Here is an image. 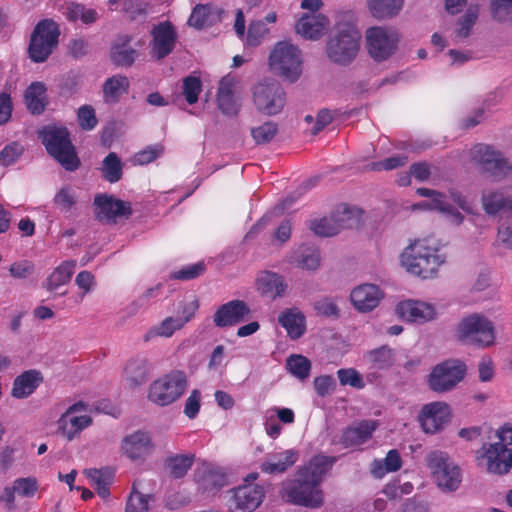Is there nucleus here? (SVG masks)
Segmentation results:
<instances>
[{"label":"nucleus","instance_id":"53","mask_svg":"<svg viewBox=\"0 0 512 512\" xmlns=\"http://www.w3.org/2000/svg\"><path fill=\"white\" fill-rule=\"evenodd\" d=\"M309 228L313 233L320 237H332L338 234L337 228L332 221L331 216L311 220Z\"/></svg>","mask_w":512,"mask_h":512},{"label":"nucleus","instance_id":"60","mask_svg":"<svg viewBox=\"0 0 512 512\" xmlns=\"http://www.w3.org/2000/svg\"><path fill=\"white\" fill-rule=\"evenodd\" d=\"M24 147L18 142H12L6 145L0 151V164L10 166L14 164L23 154Z\"/></svg>","mask_w":512,"mask_h":512},{"label":"nucleus","instance_id":"51","mask_svg":"<svg viewBox=\"0 0 512 512\" xmlns=\"http://www.w3.org/2000/svg\"><path fill=\"white\" fill-rule=\"evenodd\" d=\"M478 15V5H470L465 14L459 19L460 27L457 29L458 37L467 38L470 35L471 29L478 19Z\"/></svg>","mask_w":512,"mask_h":512},{"label":"nucleus","instance_id":"28","mask_svg":"<svg viewBox=\"0 0 512 512\" xmlns=\"http://www.w3.org/2000/svg\"><path fill=\"white\" fill-rule=\"evenodd\" d=\"M330 216L340 233L344 229L357 228L361 223L362 211L357 207L341 204L330 213Z\"/></svg>","mask_w":512,"mask_h":512},{"label":"nucleus","instance_id":"49","mask_svg":"<svg viewBox=\"0 0 512 512\" xmlns=\"http://www.w3.org/2000/svg\"><path fill=\"white\" fill-rule=\"evenodd\" d=\"M66 16L70 21L81 20L84 24H91L96 21L97 13L84 5L71 3L67 7Z\"/></svg>","mask_w":512,"mask_h":512},{"label":"nucleus","instance_id":"58","mask_svg":"<svg viewBox=\"0 0 512 512\" xmlns=\"http://www.w3.org/2000/svg\"><path fill=\"white\" fill-rule=\"evenodd\" d=\"M491 164H488L484 171L497 178H504L512 171V165L507 158L499 151V157H495Z\"/></svg>","mask_w":512,"mask_h":512},{"label":"nucleus","instance_id":"19","mask_svg":"<svg viewBox=\"0 0 512 512\" xmlns=\"http://www.w3.org/2000/svg\"><path fill=\"white\" fill-rule=\"evenodd\" d=\"M398 315L409 322L425 323L435 318L436 312L431 304L407 300L399 303L396 307Z\"/></svg>","mask_w":512,"mask_h":512},{"label":"nucleus","instance_id":"14","mask_svg":"<svg viewBox=\"0 0 512 512\" xmlns=\"http://www.w3.org/2000/svg\"><path fill=\"white\" fill-rule=\"evenodd\" d=\"M94 205L96 219L107 224H116L119 220L128 219L132 215L131 204L112 195H96Z\"/></svg>","mask_w":512,"mask_h":512},{"label":"nucleus","instance_id":"57","mask_svg":"<svg viewBox=\"0 0 512 512\" xmlns=\"http://www.w3.org/2000/svg\"><path fill=\"white\" fill-rule=\"evenodd\" d=\"M337 377L342 386L349 385L356 389H362L365 386L362 375L354 368L339 369Z\"/></svg>","mask_w":512,"mask_h":512},{"label":"nucleus","instance_id":"21","mask_svg":"<svg viewBox=\"0 0 512 512\" xmlns=\"http://www.w3.org/2000/svg\"><path fill=\"white\" fill-rule=\"evenodd\" d=\"M321 251L315 245L302 244L291 255L290 263L295 267L315 272L321 266Z\"/></svg>","mask_w":512,"mask_h":512},{"label":"nucleus","instance_id":"9","mask_svg":"<svg viewBox=\"0 0 512 512\" xmlns=\"http://www.w3.org/2000/svg\"><path fill=\"white\" fill-rule=\"evenodd\" d=\"M301 63L300 50L286 41L277 43L269 56L270 69L291 82L299 78Z\"/></svg>","mask_w":512,"mask_h":512},{"label":"nucleus","instance_id":"22","mask_svg":"<svg viewBox=\"0 0 512 512\" xmlns=\"http://www.w3.org/2000/svg\"><path fill=\"white\" fill-rule=\"evenodd\" d=\"M329 26L328 18L321 14H310L301 17L296 23V32L306 39H319Z\"/></svg>","mask_w":512,"mask_h":512},{"label":"nucleus","instance_id":"61","mask_svg":"<svg viewBox=\"0 0 512 512\" xmlns=\"http://www.w3.org/2000/svg\"><path fill=\"white\" fill-rule=\"evenodd\" d=\"M13 485L19 496L28 498L33 497L39 488L35 477L17 478Z\"/></svg>","mask_w":512,"mask_h":512},{"label":"nucleus","instance_id":"54","mask_svg":"<svg viewBox=\"0 0 512 512\" xmlns=\"http://www.w3.org/2000/svg\"><path fill=\"white\" fill-rule=\"evenodd\" d=\"M313 308L317 315L324 317L339 318L340 309L336 300L331 297H323L313 303Z\"/></svg>","mask_w":512,"mask_h":512},{"label":"nucleus","instance_id":"55","mask_svg":"<svg viewBox=\"0 0 512 512\" xmlns=\"http://www.w3.org/2000/svg\"><path fill=\"white\" fill-rule=\"evenodd\" d=\"M53 202L60 210L69 211L76 204L77 195L71 187L64 186L57 191Z\"/></svg>","mask_w":512,"mask_h":512},{"label":"nucleus","instance_id":"16","mask_svg":"<svg viewBox=\"0 0 512 512\" xmlns=\"http://www.w3.org/2000/svg\"><path fill=\"white\" fill-rule=\"evenodd\" d=\"M151 53L160 60L169 55L176 44L177 32L173 24L169 21H164L152 29Z\"/></svg>","mask_w":512,"mask_h":512},{"label":"nucleus","instance_id":"2","mask_svg":"<svg viewBox=\"0 0 512 512\" xmlns=\"http://www.w3.org/2000/svg\"><path fill=\"white\" fill-rule=\"evenodd\" d=\"M439 246L433 238L415 240L401 254V263L408 272L423 279L431 278L445 261L438 254Z\"/></svg>","mask_w":512,"mask_h":512},{"label":"nucleus","instance_id":"11","mask_svg":"<svg viewBox=\"0 0 512 512\" xmlns=\"http://www.w3.org/2000/svg\"><path fill=\"white\" fill-rule=\"evenodd\" d=\"M60 31L51 19L40 21L31 34L29 55L34 62H44L58 45Z\"/></svg>","mask_w":512,"mask_h":512},{"label":"nucleus","instance_id":"40","mask_svg":"<svg viewBox=\"0 0 512 512\" xmlns=\"http://www.w3.org/2000/svg\"><path fill=\"white\" fill-rule=\"evenodd\" d=\"M258 283L262 293L269 294L273 298L283 296L287 289V284L283 277L276 273H265L259 278Z\"/></svg>","mask_w":512,"mask_h":512},{"label":"nucleus","instance_id":"23","mask_svg":"<svg viewBox=\"0 0 512 512\" xmlns=\"http://www.w3.org/2000/svg\"><path fill=\"white\" fill-rule=\"evenodd\" d=\"M235 82L233 78L223 77L219 82L217 103L220 111L228 116H235L241 104L234 94Z\"/></svg>","mask_w":512,"mask_h":512},{"label":"nucleus","instance_id":"7","mask_svg":"<svg viewBox=\"0 0 512 512\" xmlns=\"http://www.w3.org/2000/svg\"><path fill=\"white\" fill-rule=\"evenodd\" d=\"M187 384L186 374L173 370L150 384L148 399L158 406H168L183 395Z\"/></svg>","mask_w":512,"mask_h":512},{"label":"nucleus","instance_id":"4","mask_svg":"<svg viewBox=\"0 0 512 512\" xmlns=\"http://www.w3.org/2000/svg\"><path fill=\"white\" fill-rule=\"evenodd\" d=\"M47 153L65 170L75 171L81 162L66 127L48 125L38 132Z\"/></svg>","mask_w":512,"mask_h":512},{"label":"nucleus","instance_id":"18","mask_svg":"<svg viewBox=\"0 0 512 512\" xmlns=\"http://www.w3.org/2000/svg\"><path fill=\"white\" fill-rule=\"evenodd\" d=\"M383 296V292L377 285L362 284L352 290L350 299L355 309L360 312H369L378 306Z\"/></svg>","mask_w":512,"mask_h":512},{"label":"nucleus","instance_id":"12","mask_svg":"<svg viewBox=\"0 0 512 512\" xmlns=\"http://www.w3.org/2000/svg\"><path fill=\"white\" fill-rule=\"evenodd\" d=\"M400 37L396 30L386 27H371L366 31L369 55L378 62L391 57L398 46Z\"/></svg>","mask_w":512,"mask_h":512},{"label":"nucleus","instance_id":"5","mask_svg":"<svg viewBox=\"0 0 512 512\" xmlns=\"http://www.w3.org/2000/svg\"><path fill=\"white\" fill-rule=\"evenodd\" d=\"M456 336L465 344L488 347L495 342V327L486 316L473 313L460 320Z\"/></svg>","mask_w":512,"mask_h":512},{"label":"nucleus","instance_id":"50","mask_svg":"<svg viewBox=\"0 0 512 512\" xmlns=\"http://www.w3.org/2000/svg\"><path fill=\"white\" fill-rule=\"evenodd\" d=\"M492 18L499 23H512V0H491Z\"/></svg>","mask_w":512,"mask_h":512},{"label":"nucleus","instance_id":"3","mask_svg":"<svg viewBox=\"0 0 512 512\" xmlns=\"http://www.w3.org/2000/svg\"><path fill=\"white\" fill-rule=\"evenodd\" d=\"M360 39L361 33L353 22L338 21L327 40V57L335 64L348 65L359 52Z\"/></svg>","mask_w":512,"mask_h":512},{"label":"nucleus","instance_id":"13","mask_svg":"<svg viewBox=\"0 0 512 512\" xmlns=\"http://www.w3.org/2000/svg\"><path fill=\"white\" fill-rule=\"evenodd\" d=\"M451 418V408L443 401L423 405L417 416L420 427L427 434H436L442 431Z\"/></svg>","mask_w":512,"mask_h":512},{"label":"nucleus","instance_id":"63","mask_svg":"<svg viewBox=\"0 0 512 512\" xmlns=\"http://www.w3.org/2000/svg\"><path fill=\"white\" fill-rule=\"evenodd\" d=\"M122 445L131 448H144L152 445V440L148 432L138 430L125 436Z\"/></svg>","mask_w":512,"mask_h":512},{"label":"nucleus","instance_id":"27","mask_svg":"<svg viewBox=\"0 0 512 512\" xmlns=\"http://www.w3.org/2000/svg\"><path fill=\"white\" fill-rule=\"evenodd\" d=\"M43 382V376L38 370H28L14 379L11 395L17 399L29 397Z\"/></svg>","mask_w":512,"mask_h":512},{"label":"nucleus","instance_id":"64","mask_svg":"<svg viewBox=\"0 0 512 512\" xmlns=\"http://www.w3.org/2000/svg\"><path fill=\"white\" fill-rule=\"evenodd\" d=\"M495 435L499 439V441L490 444L488 448H508L509 446L512 447L511 423H504L496 430Z\"/></svg>","mask_w":512,"mask_h":512},{"label":"nucleus","instance_id":"41","mask_svg":"<svg viewBox=\"0 0 512 512\" xmlns=\"http://www.w3.org/2000/svg\"><path fill=\"white\" fill-rule=\"evenodd\" d=\"M76 267L75 261L64 262L60 266H58L53 273L46 280V288L49 291H54L58 289L60 286L67 284Z\"/></svg>","mask_w":512,"mask_h":512},{"label":"nucleus","instance_id":"30","mask_svg":"<svg viewBox=\"0 0 512 512\" xmlns=\"http://www.w3.org/2000/svg\"><path fill=\"white\" fill-rule=\"evenodd\" d=\"M131 37L128 35L119 36L111 47L110 57L116 66L130 67L138 56L137 50L129 47Z\"/></svg>","mask_w":512,"mask_h":512},{"label":"nucleus","instance_id":"44","mask_svg":"<svg viewBox=\"0 0 512 512\" xmlns=\"http://www.w3.org/2000/svg\"><path fill=\"white\" fill-rule=\"evenodd\" d=\"M102 176L110 183L118 182L122 177V163L116 153H109L103 160Z\"/></svg>","mask_w":512,"mask_h":512},{"label":"nucleus","instance_id":"20","mask_svg":"<svg viewBox=\"0 0 512 512\" xmlns=\"http://www.w3.org/2000/svg\"><path fill=\"white\" fill-rule=\"evenodd\" d=\"M478 465L486 461L487 471L494 474H505L512 468V450H478Z\"/></svg>","mask_w":512,"mask_h":512},{"label":"nucleus","instance_id":"24","mask_svg":"<svg viewBox=\"0 0 512 512\" xmlns=\"http://www.w3.org/2000/svg\"><path fill=\"white\" fill-rule=\"evenodd\" d=\"M151 364L147 358L135 356L129 359L124 368V379L130 388L145 384L148 380Z\"/></svg>","mask_w":512,"mask_h":512},{"label":"nucleus","instance_id":"17","mask_svg":"<svg viewBox=\"0 0 512 512\" xmlns=\"http://www.w3.org/2000/svg\"><path fill=\"white\" fill-rule=\"evenodd\" d=\"M251 310L242 300H231L221 305L213 316V321L217 327L234 326L247 320Z\"/></svg>","mask_w":512,"mask_h":512},{"label":"nucleus","instance_id":"37","mask_svg":"<svg viewBox=\"0 0 512 512\" xmlns=\"http://www.w3.org/2000/svg\"><path fill=\"white\" fill-rule=\"evenodd\" d=\"M367 2L375 18L385 19L396 16L402 9L404 0H367Z\"/></svg>","mask_w":512,"mask_h":512},{"label":"nucleus","instance_id":"32","mask_svg":"<svg viewBox=\"0 0 512 512\" xmlns=\"http://www.w3.org/2000/svg\"><path fill=\"white\" fill-rule=\"evenodd\" d=\"M46 91V85L39 81L31 83L26 89L24 94L25 103L32 114L39 115L44 112L48 105Z\"/></svg>","mask_w":512,"mask_h":512},{"label":"nucleus","instance_id":"62","mask_svg":"<svg viewBox=\"0 0 512 512\" xmlns=\"http://www.w3.org/2000/svg\"><path fill=\"white\" fill-rule=\"evenodd\" d=\"M77 118L79 126L82 130H92L96 127L98 120L95 115V110L90 105H83L78 109Z\"/></svg>","mask_w":512,"mask_h":512},{"label":"nucleus","instance_id":"26","mask_svg":"<svg viewBox=\"0 0 512 512\" xmlns=\"http://www.w3.org/2000/svg\"><path fill=\"white\" fill-rule=\"evenodd\" d=\"M379 423L377 420H362L343 432L342 440L345 445H361L372 437V433L377 429Z\"/></svg>","mask_w":512,"mask_h":512},{"label":"nucleus","instance_id":"46","mask_svg":"<svg viewBox=\"0 0 512 512\" xmlns=\"http://www.w3.org/2000/svg\"><path fill=\"white\" fill-rule=\"evenodd\" d=\"M154 500L151 494H142L133 485L132 491L126 502L125 512H148L149 503Z\"/></svg>","mask_w":512,"mask_h":512},{"label":"nucleus","instance_id":"43","mask_svg":"<svg viewBox=\"0 0 512 512\" xmlns=\"http://www.w3.org/2000/svg\"><path fill=\"white\" fill-rule=\"evenodd\" d=\"M213 24L212 6L209 4L196 5L188 19V25L202 29Z\"/></svg>","mask_w":512,"mask_h":512},{"label":"nucleus","instance_id":"59","mask_svg":"<svg viewBox=\"0 0 512 512\" xmlns=\"http://www.w3.org/2000/svg\"><path fill=\"white\" fill-rule=\"evenodd\" d=\"M202 90V83L198 77L187 76L183 80V95L189 104H194L198 101L199 93Z\"/></svg>","mask_w":512,"mask_h":512},{"label":"nucleus","instance_id":"42","mask_svg":"<svg viewBox=\"0 0 512 512\" xmlns=\"http://www.w3.org/2000/svg\"><path fill=\"white\" fill-rule=\"evenodd\" d=\"M193 463V454H179L166 459L165 469L173 478H182Z\"/></svg>","mask_w":512,"mask_h":512},{"label":"nucleus","instance_id":"1","mask_svg":"<svg viewBox=\"0 0 512 512\" xmlns=\"http://www.w3.org/2000/svg\"><path fill=\"white\" fill-rule=\"evenodd\" d=\"M335 461V457L321 454L314 456L307 465L298 468L293 480L283 482L281 497L295 505L320 507L323 504L320 484Z\"/></svg>","mask_w":512,"mask_h":512},{"label":"nucleus","instance_id":"39","mask_svg":"<svg viewBox=\"0 0 512 512\" xmlns=\"http://www.w3.org/2000/svg\"><path fill=\"white\" fill-rule=\"evenodd\" d=\"M129 81L127 77L117 75L108 78L103 85L104 100L107 103H115L120 96L127 92Z\"/></svg>","mask_w":512,"mask_h":512},{"label":"nucleus","instance_id":"33","mask_svg":"<svg viewBox=\"0 0 512 512\" xmlns=\"http://www.w3.org/2000/svg\"><path fill=\"white\" fill-rule=\"evenodd\" d=\"M198 485L203 493L216 494L228 484L227 475L218 469L207 468L198 477Z\"/></svg>","mask_w":512,"mask_h":512},{"label":"nucleus","instance_id":"38","mask_svg":"<svg viewBox=\"0 0 512 512\" xmlns=\"http://www.w3.org/2000/svg\"><path fill=\"white\" fill-rule=\"evenodd\" d=\"M371 366L378 370L389 369L395 363V352L387 345L372 349L365 354Z\"/></svg>","mask_w":512,"mask_h":512},{"label":"nucleus","instance_id":"25","mask_svg":"<svg viewBox=\"0 0 512 512\" xmlns=\"http://www.w3.org/2000/svg\"><path fill=\"white\" fill-rule=\"evenodd\" d=\"M298 460L297 450H284L270 454L260 464L261 472L265 474H282L292 467Z\"/></svg>","mask_w":512,"mask_h":512},{"label":"nucleus","instance_id":"52","mask_svg":"<svg viewBox=\"0 0 512 512\" xmlns=\"http://www.w3.org/2000/svg\"><path fill=\"white\" fill-rule=\"evenodd\" d=\"M278 125L275 122L268 121L251 130V136L257 144L269 143L277 134Z\"/></svg>","mask_w":512,"mask_h":512},{"label":"nucleus","instance_id":"6","mask_svg":"<svg viewBox=\"0 0 512 512\" xmlns=\"http://www.w3.org/2000/svg\"><path fill=\"white\" fill-rule=\"evenodd\" d=\"M467 366L460 360L450 358L435 365L427 376V385L435 393L454 390L466 376Z\"/></svg>","mask_w":512,"mask_h":512},{"label":"nucleus","instance_id":"8","mask_svg":"<svg viewBox=\"0 0 512 512\" xmlns=\"http://www.w3.org/2000/svg\"><path fill=\"white\" fill-rule=\"evenodd\" d=\"M252 100L260 114L275 116L286 105V92L277 81H262L252 87Z\"/></svg>","mask_w":512,"mask_h":512},{"label":"nucleus","instance_id":"10","mask_svg":"<svg viewBox=\"0 0 512 512\" xmlns=\"http://www.w3.org/2000/svg\"><path fill=\"white\" fill-rule=\"evenodd\" d=\"M427 466L437 485L443 491H455L462 481V473L458 465L440 450H433L427 456Z\"/></svg>","mask_w":512,"mask_h":512},{"label":"nucleus","instance_id":"35","mask_svg":"<svg viewBox=\"0 0 512 512\" xmlns=\"http://www.w3.org/2000/svg\"><path fill=\"white\" fill-rule=\"evenodd\" d=\"M402 466V460L398 450H388L385 459H375L371 464V474L377 478H383L387 473L398 471Z\"/></svg>","mask_w":512,"mask_h":512},{"label":"nucleus","instance_id":"56","mask_svg":"<svg viewBox=\"0 0 512 512\" xmlns=\"http://www.w3.org/2000/svg\"><path fill=\"white\" fill-rule=\"evenodd\" d=\"M268 33L269 29L266 27L264 21L258 20L251 22L247 32V45L253 47L260 45Z\"/></svg>","mask_w":512,"mask_h":512},{"label":"nucleus","instance_id":"15","mask_svg":"<svg viewBox=\"0 0 512 512\" xmlns=\"http://www.w3.org/2000/svg\"><path fill=\"white\" fill-rule=\"evenodd\" d=\"M229 510L231 512H253L265 497L264 488L260 485L245 484L230 491Z\"/></svg>","mask_w":512,"mask_h":512},{"label":"nucleus","instance_id":"45","mask_svg":"<svg viewBox=\"0 0 512 512\" xmlns=\"http://www.w3.org/2000/svg\"><path fill=\"white\" fill-rule=\"evenodd\" d=\"M470 155L472 160L484 170L488 164L492 163V160H495V157H499V150L491 145L479 143L471 148Z\"/></svg>","mask_w":512,"mask_h":512},{"label":"nucleus","instance_id":"48","mask_svg":"<svg viewBox=\"0 0 512 512\" xmlns=\"http://www.w3.org/2000/svg\"><path fill=\"white\" fill-rule=\"evenodd\" d=\"M287 369L300 380L308 378L311 369V362L302 355H291L286 361Z\"/></svg>","mask_w":512,"mask_h":512},{"label":"nucleus","instance_id":"34","mask_svg":"<svg viewBox=\"0 0 512 512\" xmlns=\"http://www.w3.org/2000/svg\"><path fill=\"white\" fill-rule=\"evenodd\" d=\"M85 474L97 494L101 498L107 499L110 496V485L113 481L114 472L109 468H94L86 470Z\"/></svg>","mask_w":512,"mask_h":512},{"label":"nucleus","instance_id":"31","mask_svg":"<svg viewBox=\"0 0 512 512\" xmlns=\"http://www.w3.org/2000/svg\"><path fill=\"white\" fill-rule=\"evenodd\" d=\"M278 322L293 340L300 338L306 329L305 316L297 308L282 311L278 316Z\"/></svg>","mask_w":512,"mask_h":512},{"label":"nucleus","instance_id":"29","mask_svg":"<svg viewBox=\"0 0 512 512\" xmlns=\"http://www.w3.org/2000/svg\"><path fill=\"white\" fill-rule=\"evenodd\" d=\"M92 424V418L88 415H74L63 413L58 420V430L68 440L76 438L83 429Z\"/></svg>","mask_w":512,"mask_h":512},{"label":"nucleus","instance_id":"36","mask_svg":"<svg viewBox=\"0 0 512 512\" xmlns=\"http://www.w3.org/2000/svg\"><path fill=\"white\" fill-rule=\"evenodd\" d=\"M483 207L487 214L496 215L498 213L512 214V199L504 196L500 192H490L482 197Z\"/></svg>","mask_w":512,"mask_h":512},{"label":"nucleus","instance_id":"47","mask_svg":"<svg viewBox=\"0 0 512 512\" xmlns=\"http://www.w3.org/2000/svg\"><path fill=\"white\" fill-rule=\"evenodd\" d=\"M183 327V321L178 320L176 316L165 318L158 326L151 329L144 337L145 341H149V339L153 336H163L170 337L176 330H179Z\"/></svg>","mask_w":512,"mask_h":512}]
</instances>
